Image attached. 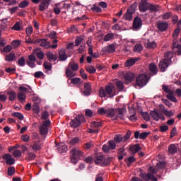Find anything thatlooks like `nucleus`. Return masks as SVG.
<instances>
[{"instance_id": "f257e3e1", "label": "nucleus", "mask_w": 181, "mask_h": 181, "mask_svg": "<svg viewBox=\"0 0 181 181\" xmlns=\"http://www.w3.org/2000/svg\"><path fill=\"white\" fill-rule=\"evenodd\" d=\"M99 95L104 98H105L107 95H108L109 98H113L115 95H117L115 86H114V85L106 86L105 89L103 88H100L99 90Z\"/></svg>"}, {"instance_id": "f03ea898", "label": "nucleus", "mask_w": 181, "mask_h": 181, "mask_svg": "<svg viewBox=\"0 0 181 181\" xmlns=\"http://www.w3.org/2000/svg\"><path fill=\"white\" fill-rule=\"evenodd\" d=\"M148 173H141L139 176L141 179H143V180L145 181H158V178H156V177H154L153 175H156V173H158V171L156 170V169H155V168L151 166L148 168Z\"/></svg>"}, {"instance_id": "7ed1b4c3", "label": "nucleus", "mask_w": 181, "mask_h": 181, "mask_svg": "<svg viewBox=\"0 0 181 181\" xmlns=\"http://www.w3.org/2000/svg\"><path fill=\"white\" fill-rule=\"evenodd\" d=\"M83 153L78 149V148H73L71 151V163H74V165H76L78 162V160L81 156H83Z\"/></svg>"}, {"instance_id": "20e7f679", "label": "nucleus", "mask_w": 181, "mask_h": 181, "mask_svg": "<svg viewBox=\"0 0 181 181\" xmlns=\"http://www.w3.org/2000/svg\"><path fill=\"white\" fill-rule=\"evenodd\" d=\"M138 7V4L134 3L132 4L128 8L125 14L123 16V18L125 21H132V15H134L135 11H136V8Z\"/></svg>"}, {"instance_id": "39448f33", "label": "nucleus", "mask_w": 181, "mask_h": 181, "mask_svg": "<svg viewBox=\"0 0 181 181\" xmlns=\"http://www.w3.org/2000/svg\"><path fill=\"white\" fill-rule=\"evenodd\" d=\"M83 122H86V118H84L83 115H78L76 117L71 120L70 126L71 128H78Z\"/></svg>"}, {"instance_id": "423d86ee", "label": "nucleus", "mask_w": 181, "mask_h": 181, "mask_svg": "<svg viewBox=\"0 0 181 181\" xmlns=\"http://www.w3.org/2000/svg\"><path fill=\"white\" fill-rule=\"evenodd\" d=\"M148 81H149V78L146 74H144L139 75V77L136 79V85L141 88L146 86V84H148Z\"/></svg>"}, {"instance_id": "0eeeda50", "label": "nucleus", "mask_w": 181, "mask_h": 181, "mask_svg": "<svg viewBox=\"0 0 181 181\" xmlns=\"http://www.w3.org/2000/svg\"><path fill=\"white\" fill-rule=\"evenodd\" d=\"M150 115L154 121H159V119H161V121H165V116H163V114L162 112H158V109H154L153 110H151L150 112Z\"/></svg>"}, {"instance_id": "6e6552de", "label": "nucleus", "mask_w": 181, "mask_h": 181, "mask_svg": "<svg viewBox=\"0 0 181 181\" xmlns=\"http://www.w3.org/2000/svg\"><path fill=\"white\" fill-rule=\"evenodd\" d=\"M50 120H45L40 127V134L42 136L47 135L49 132V127H50Z\"/></svg>"}, {"instance_id": "1a4fd4ad", "label": "nucleus", "mask_w": 181, "mask_h": 181, "mask_svg": "<svg viewBox=\"0 0 181 181\" xmlns=\"http://www.w3.org/2000/svg\"><path fill=\"white\" fill-rule=\"evenodd\" d=\"M179 41L177 38H173V52L177 54L178 56H181V45L178 44Z\"/></svg>"}, {"instance_id": "9d476101", "label": "nucleus", "mask_w": 181, "mask_h": 181, "mask_svg": "<svg viewBox=\"0 0 181 181\" xmlns=\"http://www.w3.org/2000/svg\"><path fill=\"white\" fill-rule=\"evenodd\" d=\"M169 28V23L164 21H157V29L160 32H165Z\"/></svg>"}, {"instance_id": "9b49d317", "label": "nucleus", "mask_w": 181, "mask_h": 181, "mask_svg": "<svg viewBox=\"0 0 181 181\" xmlns=\"http://www.w3.org/2000/svg\"><path fill=\"white\" fill-rule=\"evenodd\" d=\"M3 159L4 160H6V163L7 165H15V158H13L12 157V155L9 154V153H6L3 156Z\"/></svg>"}, {"instance_id": "f8f14e48", "label": "nucleus", "mask_w": 181, "mask_h": 181, "mask_svg": "<svg viewBox=\"0 0 181 181\" xmlns=\"http://www.w3.org/2000/svg\"><path fill=\"white\" fill-rule=\"evenodd\" d=\"M170 64V62L169 61H167L166 59H163L158 64V67L161 71H166V69L168 67H169V65Z\"/></svg>"}, {"instance_id": "ddd939ff", "label": "nucleus", "mask_w": 181, "mask_h": 181, "mask_svg": "<svg viewBox=\"0 0 181 181\" xmlns=\"http://www.w3.org/2000/svg\"><path fill=\"white\" fill-rule=\"evenodd\" d=\"M116 114L120 119H125V114H127V110L125 108H117L116 109Z\"/></svg>"}, {"instance_id": "4468645a", "label": "nucleus", "mask_w": 181, "mask_h": 181, "mask_svg": "<svg viewBox=\"0 0 181 181\" xmlns=\"http://www.w3.org/2000/svg\"><path fill=\"white\" fill-rule=\"evenodd\" d=\"M148 69L150 71V76L158 74V66L155 63H151L148 65Z\"/></svg>"}, {"instance_id": "2eb2a0df", "label": "nucleus", "mask_w": 181, "mask_h": 181, "mask_svg": "<svg viewBox=\"0 0 181 181\" xmlns=\"http://www.w3.org/2000/svg\"><path fill=\"white\" fill-rule=\"evenodd\" d=\"M142 28V19L139 17H136L133 21L134 29H141Z\"/></svg>"}, {"instance_id": "dca6fc26", "label": "nucleus", "mask_w": 181, "mask_h": 181, "mask_svg": "<svg viewBox=\"0 0 181 181\" xmlns=\"http://www.w3.org/2000/svg\"><path fill=\"white\" fill-rule=\"evenodd\" d=\"M36 42L37 44L40 43V46H41V47H45V49L50 48V42H47L46 39H37Z\"/></svg>"}, {"instance_id": "f3484780", "label": "nucleus", "mask_w": 181, "mask_h": 181, "mask_svg": "<svg viewBox=\"0 0 181 181\" xmlns=\"http://www.w3.org/2000/svg\"><path fill=\"white\" fill-rule=\"evenodd\" d=\"M129 149L132 155H135L136 153H137V152H140V151H142V148H141V146H139V144H134L130 146Z\"/></svg>"}, {"instance_id": "a211bd4d", "label": "nucleus", "mask_w": 181, "mask_h": 181, "mask_svg": "<svg viewBox=\"0 0 181 181\" xmlns=\"http://www.w3.org/2000/svg\"><path fill=\"white\" fill-rule=\"evenodd\" d=\"M83 95H91V84L86 83L84 84V90L82 91Z\"/></svg>"}, {"instance_id": "6ab92c4d", "label": "nucleus", "mask_w": 181, "mask_h": 181, "mask_svg": "<svg viewBox=\"0 0 181 181\" xmlns=\"http://www.w3.org/2000/svg\"><path fill=\"white\" fill-rule=\"evenodd\" d=\"M33 53L35 54L40 60H43V59H45V53L40 50V48L33 49Z\"/></svg>"}, {"instance_id": "aec40b11", "label": "nucleus", "mask_w": 181, "mask_h": 181, "mask_svg": "<svg viewBox=\"0 0 181 181\" xmlns=\"http://www.w3.org/2000/svg\"><path fill=\"white\" fill-rule=\"evenodd\" d=\"M149 6H148V2L146 1H141L139 5V8L140 12H146L148 11Z\"/></svg>"}, {"instance_id": "412c9836", "label": "nucleus", "mask_w": 181, "mask_h": 181, "mask_svg": "<svg viewBox=\"0 0 181 181\" xmlns=\"http://www.w3.org/2000/svg\"><path fill=\"white\" fill-rule=\"evenodd\" d=\"M49 4H50V0H43V1L39 5V11L42 12L45 9L49 8Z\"/></svg>"}, {"instance_id": "4be33fe9", "label": "nucleus", "mask_w": 181, "mask_h": 181, "mask_svg": "<svg viewBox=\"0 0 181 181\" xmlns=\"http://www.w3.org/2000/svg\"><path fill=\"white\" fill-rule=\"evenodd\" d=\"M103 52L105 53H114L115 52V45L114 44H111L107 47L103 48Z\"/></svg>"}, {"instance_id": "5701e85b", "label": "nucleus", "mask_w": 181, "mask_h": 181, "mask_svg": "<svg viewBox=\"0 0 181 181\" xmlns=\"http://www.w3.org/2000/svg\"><path fill=\"white\" fill-rule=\"evenodd\" d=\"M59 60L60 62H66L67 60V54H66V50L64 49L59 52Z\"/></svg>"}, {"instance_id": "b1692460", "label": "nucleus", "mask_w": 181, "mask_h": 181, "mask_svg": "<svg viewBox=\"0 0 181 181\" xmlns=\"http://www.w3.org/2000/svg\"><path fill=\"white\" fill-rule=\"evenodd\" d=\"M138 61V58H131L126 61L124 63L125 67H132L134 64H135V62Z\"/></svg>"}, {"instance_id": "393cba45", "label": "nucleus", "mask_w": 181, "mask_h": 181, "mask_svg": "<svg viewBox=\"0 0 181 181\" xmlns=\"http://www.w3.org/2000/svg\"><path fill=\"white\" fill-rule=\"evenodd\" d=\"M57 149L59 153H64V152H67L68 148L64 143H60L58 145Z\"/></svg>"}, {"instance_id": "a878e982", "label": "nucleus", "mask_w": 181, "mask_h": 181, "mask_svg": "<svg viewBox=\"0 0 181 181\" xmlns=\"http://www.w3.org/2000/svg\"><path fill=\"white\" fill-rule=\"evenodd\" d=\"M117 153L119 155V160H122V159H124V156H127V153H125V148L124 147L119 148Z\"/></svg>"}, {"instance_id": "bb28decb", "label": "nucleus", "mask_w": 181, "mask_h": 181, "mask_svg": "<svg viewBox=\"0 0 181 181\" xmlns=\"http://www.w3.org/2000/svg\"><path fill=\"white\" fill-rule=\"evenodd\" d=\"M144 46L147 49H155L156 47V42H155V41L150 42L149 40H146L144 42Z\"/></svg>"}, {"instance_id": "cd10ccee", "label": "nucleus", "mask_w": 181, "mask_h": 181, "mask_svg": "<svg viewBox=\"0 0 181 181\" xmlns=\"http://www.w3.org/2000/svg\"><path fill=\"white\" fill-rule=\"evenodd\" d=\"M168 152L171 155H175V153H176V152H177V146H176V145H175V144H170L168 146Z\"/></svg>"}, {"instance_id": "c85d7f7f", "label": "nucleus", "mask_w": 181, "mask_h": 181, "mask_svg": "<svg viewBox=\"0 0 181 181\" xmlns=\"http://www.w3.org/2000/svg\"><path fill=\"white\" fill-rule=\"evenodd\" d=\"M173 57V53L172 52L168 51L165 53V57L163 59L171 63Z\"/></svg>"}, {"instance_id": "c756f323", "label": "nucleus", "mask_w": 181, "mask_h": 181, "mask_svg": "<svg viewBox=\"0 0 181 181\" xmlns=\"http://www.w3.org/2000/svg\"><path fill=\"white\" fill-rule=\"evenodd\" d=\"M46 56L49 62H52V60L56 62L57 60V55L53 54V52H48L46 53Z\"/></svg>"}, {"instance_id": "7c9ffc66", "label": "nucleus", "mask_w": 181, "mask_h": 181, "mask_svg": "<svg viewBox=\"0 0 181 181\" xmlns=\"http://www.w3.org/2000/svg\"><path fill=\"white\" fill-rule=\"evenodd\" d=\"M94 160L96 165H100V163H102L103 160H104V156L101 154L97 155L95 157Z\"/></svg>"}, {"instance_id": "2f4dec72", "label": "nucleus", "mask_w": 181, "mask_h": 181, "mask_svg": "<svg viewBox=\"0 0 181 181\" xmlns=\"http://www.w3.org/2000/svg\"><path fill=\"white\" fill-rule=\"evenodd\" d=\"M160 8H159V5H155V4H150L148 6V11H150V12H158Z\"/></svg>"}, {"instance_id": "473e14b6", "label": "nucleus", "mask_w": 181, "mask_h": 181, "mask_svg": "<svg viewBox=\"0 0 181 181\" xmlns=\"http://www.w3.org/2000/svg\"><path fill=\"white\" fill-rule=\"evenodd\" d=\"M18 98L20 103H24V101L26 100V93L23 92H19L18 93Z\"/></svg>"}, {"instance_id": "72a5a7b5", "label": "nucleus", "mask_w": 181, "mask_h": 181, "mask_svg": "<svg viewBox=\"0 0 181 181\" xmlns=\"http://www.w3.org/2000/svg\"><path fill=\"white\" fill-rule=\"evenodd\" d=\"M7 94L9 101H15L16 100V93L15 91H8Z\"/></svg>"}, {"instance_id": "f704fd0d", "label": "nucleus", "mask_w": 181, "mask_h": 181, "mask_svg": "<svg viewBox=\"0 0 181 181\" xmlns=\"http://www.w3.org/2000/svg\"><path fill=\"white\" fill-rule=\"evenodd\" d=\"M68 69H71L72 71H77V70H78V64L76 62H70Z\"/></svg>"}, {"instance_id": "c9c22d12", "label": "nucleus", "mask_w": 181, "mask_h": 181, "mask_svg": "<svg viewBox=\"0 0 181 181\" xmlns=\"http://www.w3.org/2000/svg\"><path fill=\"white\" fill-rule=\"evenodd\" d=\"M124 161L127 163V166H131L134 162H136V158L134 156H129V158H126Z\"/></svg>"}, {"instance_id": "e433bc0d", "label": "nucleus", "mask_w": 181, "mask_h": 181, "mask_svg": "<svg viewBox=\"0 0 181 181\" xmlns=\"http://www.w3.org/2000/svg\"><path fill=\"white\" fill-rule=\"evenodd\" d=\"M134 78H135V75L132 73H127L124 75V79L126 80V81H132Z\"/></svg>"}, {"instance_id": "4c0bfd02", "label": "nucleus", "mask_w": 181, "mask_h": 181, "mask_svg": "<svg viewBox=\"0 0 181 181\" xmlns=\"http://www.w3.org/2000/svg\"><path fill=\"white\" fill-rule=\"evenodd\" d=\"M33 111L35 114H39L40 112V107H39V103L37 102H34L33 105Z\"/></svg>"}, {"instance_id": "58836bf2", "label": "nucleus", "mask_w": 181, "mask_h": 181, "mask_svg": "<svg viewBox=\"0 0 181 181\" xmlns=\"http://www.w3.org/2000/svg\"><path fill=\"white\" fill-rule=\"evenodd\" d=\"M106 115L109 118H112L115 115V110L113 108H109L106 110Z\"/></svg>"}, {"instance_id": "ea45409f", "label": "nucleus", "mask_w": 181, "mask_h": 181, "mask_svg": "<svg viewBox=\"0 0 181 181\" xmlns=\"http://www.w3.org/2000/svg\"><path fill=\"white\" fill-rule=\"evenodd\" d=\"M66 77H69V78H72V77L76 76V73H74L73 71H71V69H70L69 68H67L66 69Z\"/></svg>"}, {"instance_id": "a19ab883", "label": "nucleus", "mask_w": 181, "mask_h": 181, "mask_svg": "<svg viewBox=\"0 0 181 181\" xmlns=\"http://www.w3.org/2000/svg\"><path fill=\"white\" fill-rule=\"evenodd\" d=\"M90 11H92L93 12H96L97 13H100L101 12H103V9H101V8H100V6L93 4L91 8H90Z\"/></svg>"}, {"instance_id": "79ce46f5", "label": "nucleus", "mask_w": 181, "mask_h": 181, "mask_svg": "<svg viewBox=\"0 0 181 181\" xmlns=\"http://www.w3.org/2000/svg\"><path fill=\"white\" fill-rule=\"evenodd\" d=\"M175 93L173 92L171 93H169L166 95L167 98L170 100V101H172V103H177V99H176V97L174 96Z\"/></svg>"}, {"instance_id": "37998d69", "label": "nucleus", "mask_w": 181, "mask_h": 181, "mask_svg": "<svg viewBox=\"0 0 181 181\" xmlns=\"http://www.w3.org/2000/svg\"><path fill=\"white\" fill-rule=\"evenodd\" d=\"M12 117H15L16 118H18V119H20V121H23V115L21 112H15L13 113H12Z\"/></svg>"}, {"instance_id": "c03bdc74", "label": "nucleus", "mask_w": 181, "mask_h": 181, "mask_svg": "<svg viewBox=\"0 0 181 181\" xmlns=\"http://www.w3.org/2000/svg\"><path fill=\"white\" fill-rule=\"evenodd\" d=\"M15 57H16V55L13 53H10L9 54L6 56L5 60L6 62H13Z\"/></svg>"}, {"instance_id": "a18cd8bd", "label": "nucleus", "mask_w": 181, "mask_h": 181, "mask_svg": "<svg viewBox=\"0 0 181 181\" xmlns=\"http://www.w3.org/2000/svg\"><path fill=\"white\" fill-rule=\"evenodd\" d=\"M33 149L35 151L37 152V151H40L42 149V144L40 143L35 142L34 144L32 146Z\"/></svg>"}, {"instance_id": "49530a36", "label": "nucleus", "mask_w": 181, "mask_h": 181, "mask_svg": "<svg viewBox=\"0 0 181 181\" xmlns=\"http://www.w3.org/2000/svg\"><path fill=\"white\" fill-rule=\"evenodd\" d=\"M83 40H84V37L83 35L77 37L75 40V46H80L83 42Z\"/></svg>"}, {"instance_id": "de8ad7c7", "label": "nucleus", "mask_w": 181, "mask_h": 181, "mask_svg": "<svg viewBox=\"0 0 181 181\" xmlns=\"http://www.w3.org/2000/svg\"><path fill=\"white\" fill-rule=\"evenodd\" d=\"M90 127L91 128H100L103 127V123L101 122H92Z\"/></svg>"}, {"instance_id": "09e8293b", "label": "nucleus", "mask_w": 181, "mask_h": 181, "mask_svg": "<svg viewBox=\"0 0 181 181\" xmlns=\"http://www.w3.org/2000/svg\"><path fill=\"white\" fill-rule=\"evenodd\" d=\"M114 139L117 144H119V142H124V138L121 134L115 135Z\"/></svg>"}, {"instance_id": "8fccbe9b", "label": "nucleus", "mask_w": 181, "mask_h": 181, "mask_svg": "<svg viewBox=\"0 0 181 181\" xmlns=\"http://www.w3.org/2000/svg\"><path fill=\"white\" fill-rule=\"evenodd\" d=\"M86 71H88V73H89V74H94V73L97 71V69H95V67L93 66H87L86 68Z\"/></svg>"}, {"instance_id": "3c124183", "label": "nucleus", "mask_w": 181, "mask_h": 181, "mask_svg": "<svg viewBox=\"0 0 181 181\" xmlns=\"http://www.w3.org/2000/svg\"><path fill=\"white\" fill-rule=\"evenodd\" d=\"M143 49H144V47H142V45L136 44L134 47V52H137L138 53H139V52H142Z\"/></svg>"}, {"instance_id": "603ef678", "label": "nucleus", "mask_w": 181, "mask_h": 181, "mask_svg": "<svg viewBox=\"0 0 181 181\" xmlns=\"http://www.w3.org/2000/svg\"><path fill=\"white\" fill-rule=\"evenodd\" d=\"M116 87L119 91H122L124 90V83L119 81L116 82Z\"/></svg>"}, {"instance_id": "864d4df0", "label": "nucleus", "mask_w": 181, "mask_h": 181, "mask_svg": "<svg viewBox=\"0 0 181 181\" xmlns=\"http://www.w3.org/2000/svg\"><path fill=\"white\" fill-rule=\"evenodd\" d=\"M18 6L22 8H27V6H29V1L24 0L19 4Z\"/></svg>"}, {"instance_id": "5fc2aeb1", "label": "nucleus", "mask_w": 181, "mask_h": 181, "mask_svg": "<svg viewBox=\"0 0 181 181\" xmlns=\"http://www.w3.org/2000/svg\"><path fill=\"white\" fill-rule=\"evenodd\" d=\"M35 158H36V155L35 153L32 152H29L25 159L26 160H33V159H35Z\"/></svg>"}, {"instance_id": "6e6d98bb", "label": "nucleus", "mask_w": 181, "mask_h": 181, "mask_svg": "<svg viewBox=\"0 0 181 181\" xmlns=\"http://www.w3.org/2000/svg\"><path fill=\"white\" fill-rule=\"evenodd\" d=\"M132 132L131 131H127V132L126 133V134L123 136V142H127V141H128V139H129V138H131V135H132Z\"/></svg>"}, {"instance_id": "4d7b16f0", "label": "nucleus", "mask_w": 181, "mask_h": 181, "mask_svg": "<svg viewBox=\"0 0 181 181\" xmlns=\"http://www.w3.org/2000/svg\"><path fill=\"white\" fill-rule=\"evenodd\" d=\"M114 37V34L108 33L104 37V42H110Z\"/></svg>"}, {"instance_id": "13d9d810", "label": "nucleus", "mask_w": 181, "mask_h": 181, "mask_svg": "<svg viewBox=\"0 0 181 181\" xmlns=\"http://www.w3.org/2000/svg\"><path fill=\"white\" fill-rule=\"evenodd\" d=\"M13 156L14 158H21V156H22V151H21V150H14Z\"/></svg>"}, {"instance_id": "bf43d9fd", "label": "nucleus", "mask_w": 181, "mask_h": 181, "mask_svg": "<svg viewBox=\"0 0 181 181\" xmlns=\"http://www.w3.org/2000/svg\"><path fill=\"white\" fill-rule=\"evenodd\" d=\"M141 115L144 119V121H149L151 119V116L149 115V113H148L147 112H141Z\"/></svg>"}, {"instance_id": "052dcab7", "label": "nucleus", "mask_w": 181, "mask_h": 181, "mask_svg": "<svg viewBox=\"0 0 181 181\" xmlns=\"http://www.w3.org/2000/svg\"><path fill=\"white\" fill-rule=\"evenodd\" d=\"M108 146H109L110 149L114 150L117 148V144H115V141H110L108 142Z\"/></svg>"}, {"instance_id": "680f3d73", "label": "nucleus", "mask_w": 181, "mask_h": 181, "mask_svg": "<svg viewBox=\"0 0 181 181\" xmlns=\"http://www.w3.org/2000/svg\"><path fill=\"white\" fill-rule=\"evenodd\" d=\"M112 160V158H107L105 159L102 163V166H108L110 163H111V160Z\"/></svg>"}, {"instance_id": "e2e57ef3", "label": "nucleus", "mask_w": 181, "mask_h": 181, "mask_svg": "<svg viewBox=\"0 0 181 181\" xmlns=\"http://www.w3.org/2000/svg\"><path fill=\"white\" fill-rule=\"evenodd\" d=\"M27 36L30 37L32 33H33V28L32 26H29L25 30Z\"/></svg>"}, {"instance_id": "0e129e2a", "label": "nucleus", "mask_w": 181, "mask_h": 181, "mask_svg": "<svg viewBox=\"0 0 181 181\" xmlns=\"http://www.w3.org/2000/svg\"><path fill=\"white\" fill-rule=\"evenodd\" d=\"M44 67H45V70H47V71H52V64H50L47 62H45L44 63Z\"/></svg>"}, {"instance_id": "69168bd1", "label": "nucleus", "mask_w": 181, "mask_h": 181, "mask_svg": "<svg viewBox=\"0 0 181 181\" xmlns=\"http://www.w3.org/2000/svg\"><path fill=\"white\" fill-rule=\"evenodd\" d=\"M15 174V167H9L8 168V176H13Z\"/></svg>"}, {"instance_id": "338daca9", "label": "nucleus", "mask_w": 181, "mask_h": 181, "mask_svg": "<svg viewBox=\"0 0 181 181\" xmlns=\"http://www.w3.org/2000/svg\"><path fill=\"white\" fill-rule=\"evenodd\" d=\"M25 57H21L18 60V66H20L21 67H23L25 66Z\"/></svg>"}, {"instance_id": "774afa93", "label": "nucleus", "mask_w": 181, "mask_h": 181, "mask_svg": "<svg viewBox=\"0 0 181 181\" xmlns=\"http://www.w3.org/2000/svg\"><path fill=\"white\" fill-rule=\"evenodd\" d=\"M149 132H143L141 134H140L139 135V139H146V138H148V136H149Z\"/></svg>"}]
</instances>
